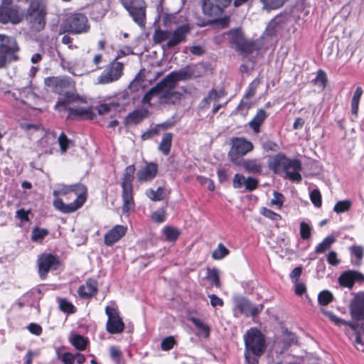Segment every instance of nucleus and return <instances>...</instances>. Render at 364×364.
<instances>
[{
	"label": "nucleus",
	"instance_id": "12",
	"mask_svg": "<svg viewBox=\"0 0 364 364\" xmlns=\"http://www.w3.org/2000/svg\"><path fill=\"white\" fill-rule=\"evenodd\" d=\"M235 312L244 314L246 316L252 317L258 315L264 309L263 304L253 305L247 298L241 296H235L233 299Z\"/></svg>",
	"mask_w": 364,
	"mask_h": 364
},
{
	"label": "nucleus",
	"instance_id": "26",
	"mask_svg": "<svg viewBox=\"0 0 364 364\" xmlns=\"http://www.w3.org/2000/svg\"><path fill=\"white\" fill-rule=\"evenodd\" d=\"M97 292V282L92 279H88L85 284L81 285L77 289L78 295L82 299H88Z\"/></svg>",
	"mask_w": 364,
	"mask_h": 364
},
{
	"label": "nucleus",
	"instance_id": "2",
	"mask_svg": "<svg viewBox=\"0 0 364 364\" xmlns=\"http://www.w3.org/2000/svg\"><path fill=\"white\" fill-rule=\"evenodd\" d=\"M268 167L274 173H278L280 168H282L285 171V178L290 181L299 183L302 180L300 174L302 164L297 159H291L284 154L279 153L269 159Z\"/></svg>",
	"mask_w": 364,
	"mask_h": 364
},
{
	"label": "nucleus",
	"instance_id": "33",
	"mask_svg": "<svg viewBox=\"0 0 364 364\" xmlns=\"http://www.w3.org/2000/svg\"><path fill=\"white\" fill-rule=\"evenodd\" d=\"M149 111L146 109H136L128 114L127 120L129 123L136 124L147 117Z\"/></svg>",
	"mask_w": 364,
	"mask_h": 364
},
{
	"label": "nucleus",
	"instance_id": "60",
	"mask_svg": "<svg viewBox=\"0 0 364 364\" xmlns=\"http://www.w3.org/2000/svg\"><path fill=\"white\" fill-rule=\"evenodd\" d=\"M208 279L216 287H220L221 284L220 282L219 272L215 268L208 269Z\"/></svg>",
	"mask_w": 364,
	"mask_h": 364
},
{
	"label": "nucleus",
	"instance_id": "19",
	"mask_svg": "<svg viewBox=\"0 0 364 364\" xmlns=\"http://www.w3.org/2000/svg\"><path fill=\"white\" fill-rule=\"evenodd\" d=\"M338 279L341 287L352 289L355 282H364V274L357 271L348 270L343 272Z\"/></svg>",
	"mask_w": 364,
	"mask_h": 364
},
{
	"label": "nucleus",
	"instance_id": "15",
	"mask_svg": "<svg viewBox=\"0 0 364 364\" xmlns=\"http://www.w3.org/2000/svg\"><path fill=\"white\" fill-rule=\"evenodd\" d=\"M39 277L41 279L47 277L50 270H55L60 264L59 259L52 254H42L37 260Z\"/></svg>",
	"mask_w": 364,
	"mask_h": 364
},
{
	"label": "nucleus",
	"instance_id": "41",
	"mask_svg": "<svg viewBox=\"0 0 364 364\" xmlns=\"http://www.w3.org/2000/svg\"><path fill=\"white\" fill-rule=\"evenodd\" d=\"M363 94V89L361 87H358L353 95L351 100V112L353 115L357 116L358 111L359 102Z\"/></svg>",
	"mask_w": 364,
	"mask_h": 364
},
{
	"label": "nucleus",
	"instance_id": "16",
	"mask_svg": "<svg viewBox=\"0 0 364 364\" xmlns=\"http://www.w3.org/2000/svg\"><path fill=\"white\" fill-rule=\"evenodd\" d=\"M105 313L108 319L106 324L107 331L111 334L120 333L123 332L124 323L119 316V311L114 307L107 306L105 308Z\"/></svg>",
	"mask_w": 364,
	"mask_h": 364
},
{
	"label": "nucleus",
	"instance_id": "6",
	"mask_svg": "<svg viewBox=\"0 0 364 364\" xmlns=\"http://www.w3.org/2000/svg\"><path fill=\"white\" fill-rule=\"evenodd\" d=\"M19 47L14 37L0 34V69L18 60Z\"/></svg>",
	"mask_w": 364,
	"mask_h": 364
},
{
	"label": "nucleus",
	"instance_id": "47",
	"mask_svg": "<svg viewBox=\"0 0 364 364\" xmlns=\"http://www.w3.org/2000/svg\"><path fill=\"white\" fill-rule=\"evenodd\" d=\"M289 0H260L262 8L267 10L277 9L282 6Z\"/></svg>",
	"mask_w": 364,
	"mask_h": 364
},
{
	"label": "nucleus",
	"instance_id": "54",
	"mask_svg": "<svg viewBox=\"0 0 364 364\" xmlns=\"http://www.w3.org/2000/svg\"><path fill=\"white\" fill-rule=\"evenodd\" d=\"M230 251L225 246L220 243L218 247L212 253V257L215 259H222L229 254Z\"/></svg>",
	"mask_w": 364,
	"mask_h": 364
},
{
	"label": "nucleus",
	"instance_id": "34",
	"mask_svg": "<svg viewBox=\"0 0 364 364\" xmlns=\"http://www.w3.org/2000/svg\"><path fill=\"white\" fill-rule=\"evenodd\" d=\"M164 85L165 84L161 80L155 86L151 87L148 92L145 93L142 99V102L144 104H150V102L154 96H158L160 98L161 89Z\"/></svg>",
	"mask_w": 364,
	"mask_h": 364
},
{
	"label": "nucleus",
	"instance_id": "46",
	"mask_svg": "<svg viewBox=\"0 0 364 364\" xmlns=\"http://www.w3.org/2000/svg\"><path fill=\"white\" fill-rule=\"evenodd\" d=\"M289 0H260L262 8L267 10L277 9L282 6Z\"/></svg>",
	"mask_w": 364,
	"mask_h": 364
},
{
	"label": "nucleus",
	"instance_id": "30",
	"mask_svg": "<svg viewBox=\"0 0 364 364\" xmlns=\"http://www.w3.org/2000/svg\"><path fill=\"white\" fill-rule=\"evenodd\" d=\"M132 192L133 188H122V196L123 200V213H127L134 208Z\"/></svg>",
	"mask_w": 364,
	"mask_h": 364
},
{
	"label": "nucleus",
	"instance_id": "7",
	"mask_svg": "<svg viewBox=\"0 0 364 364\" xmlns=\"http://www.w3.org/2000/svg\"><path fill=\"white\" fill-rule=\"evenodd\" d=\"M24 21V11L13 0H1L0 5V23H21Z\"/></svg>",
	"mask_w": 364,
	"mask_h": 364
},
{
	"label": "nucleus",
	"instance_id": "59",
	"mask_svg": "<svg viewBox=\"0 0 364 364\" xmlns=\"http://www.w3.org/2000/svg\"><path fill=\"white\" fill-rule=\"evenodd\" d=\"M60 309L65 313L73 314L76 311V308L69 302L66 299H61L59 301Z\"/></svg>",
	"mask_w": 364,
	"mask_h": 364
},
{
	"label": "nucleus",
	"instance_id": "50",
	"mask_svg": "<svg viewBox=\"0 0 364 364\" xmlns=\"http://www.w3.org/2000/svg\"><path fill=\"white\" fill-rule=\"evenodd\" d=\"M87 18L82 13H70L67 14L65 23H87Z\"/></svg>",
	"mask_w": 364,
	"mask_h": 364
},
{
	"label": "nucleus",
	"instance_id": "4",
	"mask_svg": "<svg viewBox=\"0 0 364 364\" xmlns=\"http://www.w3.org/2000/svg\"><path fill=\"white\" fill-rule=\"evenodd\" d=\"M245 350V358L249 364H257L265 350L266 344L264 335L257 328H252L244 336Z\"/></svg>",
	"mask_w": 364,
	"mask_h": 364
},
{
	"label": "nucleus",
	"instance_id": "1",
	"mask_svg": "<svg viewBox=\"0 0 364 364\" xmlns=\"http://www.w3.org/2000/svg\"><path fill=\"white\" fill-rule=\"evenodd\" d=\"M44 83L52 92L59 95H64V97H61L57 101L55 104L56 109L59 107H66L70 102L80 99L78 95H75L71 92V90L74 88L75 84L70 77H48L45 78Z\"/></svg>",
	"mask_w": 364,
	"mask_h": 364
},
{
	"label": "nucleus",
	"instance_id": "22",
	"mask_svg": "<svg viewBox=\"0 0 364 364\" xmlns=\"http://www.w3.org/2000/svg\"><path fill=\"white\" fill-rule=\"evenodd\" d=\"M54 208L63 213H71L80 208L84 203L75 200L69 204H65L61 198H55L53 202Z\"/></svg>",
	"mask_w": 364,
	"mask_h": 364
},
{
	"label": "nucleus",
	"instance_id": "56",
	"mask_svg": "<svg viewBox=\"0 0 364 364\" xmlns=\"http://www.w3.org/2000/svg\"><path fill=\"white\" fill-rule=\"evenodd\" d=\"M58 143L60 145V151L65 153L70 145H73L72 140L69 139L64 132H61L58 137Z\"/></svg>",
	"mask_w": 364,
	"mask_h": 364
},
{
	"label": "nucleus",
	"instance_id": "52",
	"mask_svg": "<svg viewBox=\"0 0 364 364\" xmlns=\"http://www.w3.org/2000/svg\"><path fill=\"white\" fill-rule=\"evenodd\" d=\"M163 232L166 239L170 242L176 240L180 235V231L177 228L170 226L166 227Z\"/></svg>",
	"mask_w": 364,
	"mask_h": 364
},
{
	"label": "nucleus",
	"instance_id": "58",
	"mask_svg": "<svg viewBox=\"0 0 364 364\" xmlns=\"http://www.w3.org/2000/svg\"><path fill=\"white\" fill-rule=\"evenodd\" d=\"M56 355L58 359H60L64 364H73L75 361V355L69 352L60 354V350H56Z\"/></svg>",
	"mask_w": 364,
	"mask_h": 364
},
{
	"label": "nucleus",
	"instance_id": "9",
	"mask_svg": "<svg viewBox=\"0 0 364 364\" xmlns=\"http://www.w3.org/2000/svg\"><path fill=\"white\" fill-rule=\"evenodd\" d=\"M232 146L228 152V158L233 164H238L242 157L252 151L254 146L251 141L243 137H234L231 139Z\"/></svg>",
	"mask_w": 364,
	"mask_h": 364
},
{
	"label": "nucleus",
	"instance_id": "3",
	"mask_svg": "<svg viewBox=\"0 0 364 364\" xmlns=\"http://www.w3.org/2000/svg\"><path fill=\"white\" fill-rule=\"evenodd\" d=\"M226 35L231 47L245 56L261 50L264 46L262 38L256 40L246 38L241 27L230 29Z\"/></svg>",
	"mask_w": 364,
	"mask_h": 364
},
{
	"label": "nucleus",
	"instance_id": "29",
	"mask_svg": "<svg viewBox=\"0 0 364 364\" xmlns=\"http://www.w3.org/2000/svg\"><path fill=\"white\" fill-rule=\"evenodd\" d=\"M267 117V112L263 109H259L254 118L249 122L250 127L255 134H258L260 131V127Z\"/></svg>",
	"mask_w": 364,
	"mask_h": 364
},
{
	"label": "nucleus",
	"instance_id": "39",
	"mask_svg": "<svg viewBox=\"0 0 364 364\" xmlns=\"http://www.w3.org/2000/svg\"><path fill=\"white\" fill-rule=\"evenodd\" d=\"M336 242V238L333 235L327 236L321 243L316 247L315 252L317 254H322L330 249L332 244Z\"/></svg>",
	"mask_w": 364,
	"mask_h": 364
},
{
	"label": "nucleus",
	"instance_id": "57",
	"mask_svg": "<svg viewBox=\"0 0 364 364\" xmlns=\"http://www.w3.org/2000/svg\"><path fill=\"white\" fill-rule=\"evenodd\" d=\"M260 82L261 80L259 78H255L254 80H252L249 85L248 89L245 94L244 98L249 99L254 97L256 94L257 87L259 86Z\"/></svg>",
	"mask_w": 364,
	"mask_h": 364
},
{
	"label": "nucleus",
	"instance_id": "10",
	"mask_svg": "<svg viewBox=\"0 0 364 364\" xmlns=\"http://www.w3.org/2000/svg\"><path fill=\"white\" fill-rule=\"evenodd\" d=\"M135 23H145L146 4L144 0H119Z\"/></svg>",
	"mask_w": 364,
	"mask_h": 364
},
{
	"label": "nucleus",
	"instance_id": "18",
	"mask_svg": "<svg viewBox=\"0 0 364 364\" xmlns=\"http://www.w3.org/2000/svg\"><path fill=\"white\" fill-rule=\"evenodd\" d=\"M193 73L194 71L191 69V66L187 65L177 71L170 73L162 80L165 86L168 88H175L178 81L188 80L192 77Z\"/></svg>",
	"mask_w": 364,
	"mask_h": 364
},
{
	"label": "nucleus",
	"instance_id": "13",
	"mask_svg": "<svg viewBox=\"0 0 364 364\" xmlns=\"http://www.w3.org/2000/svg\"><path fill=\"white\" fill-rule=\"evenodd\" d=\"M124 67L122 63L112 60L98 77V83L104 85L118 80L123 74Z\"/></svg>",
	"mask_w": 364,
	"mask_h": 364
},
{
	"label": "nucleus",
	"instance_id": "63",
	"mask_svg": "<svg viewBox=\"0 0 364 364\" xmlns=\"http://www.w3.org/2000/svg\"><path fill=\"white\" fill-rule=\"evenodd\" d=\"M352 255H355L358 261L355 262V264L360 265V260L362 259L364 254V250L361 246H352L350 247Z\"/></svg>",
	"mask_w": 364,
	"mask_h": 364
},
{
	"label": "nucleus",
	"instance_id": "45",
	"mask_svg": "<svg viewBox=\"0 0 364 364\" xmlns=\"http://www.w3.org/2000/svg\"><path fill=\"white\" fill-rule=\"evenodd\" d=\"M289 0H260L262 8L267 10L277 9L282 6Z\"/></svg>",
	"mask_w": 364,
	"mask_h": 364
},
{
	"label": "nucleus",
	"instance_id": "51",
	"mask_svg": "<svg viewBox=\"0 0 364 364\" xmlns=\"http://www.w3.org/2000/svg\"><path fill=\"white\" fill-rule=\"evenodd\" d=\"M144 69L140 70V71L137 73L135 77L132 80V81L129 85V88L135 92L139 90V87L140 86V83L144 82L145 75L144 74Z\"/></svg>",
	"mask_w": 364,
	"mask_h": 364
},
{
	"label": "nucleus",
	"instance_id": "42",
	"mask_svg": "<svg viewBox=\"0 0 364 364\" xmlns=\"http://www.w3.org/2000/svg\"><path fill=\"white\" fill-rule=\"evenodd\" d=\"M120 107V104L118 102H111L109 103L101 104L97 108V112L100 115L109 113L111 111H117Z\"/></svg>",
	"mask_w": 364,
	"mask_h": 364
},
{
	"label": "nucleus",
	"instance_id": "27",
	"mask_svg": "<svg viewBox=\"0 0 364 364\" xmlns=\"http://www.w3.org/2000/svg\"><path fill=\"white\" fill-rule=\"evenodd\" d=\"M68 117H82L87 119H92L95 117L92 107L68 108Z\"/></svg>",
	"mask_w": 364,
	"mask_h": 364
},
{
	"label": "nucleus",
	"instance_id": "8",
	"mask_svg": "<svg viewBox=\"0 0 364 364\" xmlns=\"http://www.w3.org/2000/svg\"><path fill=\"white\" fill-rule=\"evenodd\" d=\"M353 298L350 304V314L356 325V329L364 332V291L353 293Z\"/></svg>",
	"mask_w": 364,
	"mask_h": 364
},
{
	"label": "nucleus",
	"instance_id": "36",
	"mask_svg": "<svg viewBox=\"0 0 364 364\" xmlns=\"http://www.w3.org/2000/svg\"><path fill=\"white\" fill-rule=\"evenodd\" d=\"M322 312L327 316L328 318L333 322L337 326L346 325L349 326L352 330H356V325L352 321H346L337 316H336L332 311L322 310Z\"/></svg>",
	"mask_w": 364,
	"mask_h": 364
},
{
	"label": "nucleus",
	"instance_id": "25",
	"mask_svg": "<svg viewBox=\"0 0 364 364\" xmlns=\"http://www.w3.org/2000/svg\"><path fill=\"white\" fill-rule=\"evenodd\" d=\"M175 88H168L163 86L160 94V100L166 104L175 105L178 102L182 97V94L179 92L174 91Z\"/></svg>",
	"mask_w": 364,
	"mask_h": 364
},
{
	"label": "nucleus",
	"instance_id": "11",
	"mask_svg": "<svg viewBox=\"0 0 364 364\" xmlns=\"http://www.w3.org/2000/svg\"><path fill=\"white\" fill-rule=\"evenodd\" d=\"M46 14V5L41 0H31L27 11H24V21L45 23Z\"/></svg>",
	"mask_w": 364,
	"mask_h": 364
},
{
	"label": "nucleus",
	"instance_id": "43",
	"mask_svg": "<svg viewBox=\"0 0 364 364\" xmlns=\"http://www.w3.org/2000/svg\"><path fill=\"white\" fill-rule=\"evenodd\" d=\"M146 196L153 201H160L164 198V188L159 187L156 191L149 188L146 191Z\"/></svg>",
	"mask_w": 364,
	"mask_h": 364
},
{
	"label": "nucleus",
	"instance_id": "28",
	"mask_svg": "<svg viewBox=\"0 0 364 364\" xmlns=\"http://www.w3.org/2000/svg\"><path fill=\"white\" fill-rule=\"evenodd\" d=\"M90 30V24H62L60 33L80 34Z\"/></svg>",
	"mask_w": 364,
	"mask_h": 364
},
{
	"label": "nucleus",
	"instance_id": "23",
	"mask_svg": "<svg viewBox=\"0 0 364 364\" xmlns=\"http://www.w3.org/2000/svg\"><path fill=\"white\" fill-rule=\"evenodd\" d=\"M127 232V228L117 225L105 235V243L107 246H112L119 241Z\"/></svg>",
	"mask_w": 364,
	"mask_h": 364
},
{
	"label": "nucleus",
	"instance_id": "38",
	"mask_svg": "<svg viewBox=\"0 0 364 364\" xmlns=\"http://www.w3.org/2000/svg\"><path fill=\"white\" fill-rule=\"evenodd\" d=\"M71 344L78 350H84L88 344V341L83 336L74 334L70 338Z\"/></svg>",
	"mask_w": 364,
	"mask_h": 364
},
{
	"label": "nucleus",
	"instance_id": "14",
	"mask_svg": "<svg viewBox=\"0 0 364 364\" xmlns=\"http://www.w3.org/2000/svg\"><path fill=\"white\" fill-rule=\"evenodd\" d=\"M309 14V11L300 9L298 7L289 8L285 9L280 14L276 16L270 23H287V22H297L300 20L304 23L308 21L305 18Z\"/></svg>",
	"mask_w": 364,
	"mask_h": 364
},
{
	"label": "nucleus",
	"instance_id": "32",
	"mask_svg": "<svg viewBox=\"0 0 364 364\" xmlns=\"http://www.w3.org/2000/svg\"><path fill=\"white\" fill-rule=\"evenodd\" d=\"M163 23H179L177 14H168L164 12L162 9L159 11V7H157V16L154 23H159L160 21ZM182 21H181L180 23Z\"/></svg>",
	"mask_w": 364,
	"mask_h": 364
},
{
	"label": "nucleus",
	"instance_id": "40",
	"mask_svg": "<svg viewBox=\"0 0 364 364\" xmlns=\"http://www.w3.org/2000/svg\"><path fill=\"white\" fill-rule=\"evenodd\" d=\"M220 95L218 93L215 89L213 88L208 92V94L200 102V107L201 109H206L209 107L212 100H218Z\"/></svg>",
	"mask_w": 364,
	"mask_h": 364
},
{
	"label": "nucleus",
	"instance_id": "5",
	"mask_svg": "<svg viewBox=\"0 0 364 364\" xmlns=\"http://www.w3.org/2000/svg\"><path fill=\"white\" fill-rule=\"evenodd\" d=\"M191 29L189 24H181L173 31L161 30L159 26H157L153 35V41L155 43H161L168 40L162 48L164 50H171L178 44L186 41L187 36Z\"/></svg>",
	"mask_w": 364,
	"mask_h": 364
},
{
	"label": "nucleus",
	"instance_id": "35",
	"mask_svg": "<svg viewBox=\"0 0 364 364\" xmlns=\"http://www.w3.org/2000/svg\"><path fill=\"white\" fill-rule=\"evenodd\" d=\"M71 193H74L76 196V200L85 203L87 199V187L82 183H75L70 185Z\"/></svg>",
	"mask_w": 364,
	"mask_h": 364
},
{
	"label": "nucleus",
	"instance_id": "24",
	"mask_svg": "<svg viewBox=\"0 0 364 364\" xmlns=\"http://www.w3.org/2000/svg\"><path fill=\"white\" fill-rule=\"evenodd\" d=\"M157 172V164L150 162L137 171L136 176L139 181H149L156 176Z\"/></svg>",
	"mask_w": 364,
	"mask_h": 364
},
{
	"label": "nucleus",
	"instance_id": "53",
	"mask_svg": "<svg viewBox=\"0 0 364 364\" xmlns=\"http://www.w3.org/2000/svg\"><path fill=\"white\" fill-rule=\"evenodd\" d=\"M333 299V296L331 292L328 290L321 291L318 295V304L321 306H327Z\"/></svg>",
	"mask_w": 364,
	"mask_h": 364
},
{
	"label": "nucleus",
	"instance_id": "61",
	"mask_svg": "<svg viewBox=\"0 0 364 364\" xmlns=\"http://www.w3.org/2000/svg\"><path fill=\"white\" fill-rule=\"evenodd\" d=\"M300 235L303 240H308L311 235V228L304 221L300 223Z\"/></svg>",
	"mask_w": 364,
	"mask_h": 364
},
{
	"label": "nucleus",
	"instance_id": "21",
	"mask_svg": "<svg viewBox=\"0 0 364 364\" xmlns=\"http://www.w3.org/2000/svg\"><path fill=\"white\" fill-rule=\"evenodd\" d=\"M234 165L242 167L248 173L261 174L262 172V164L259 159H243L238 164H235Z\"/></svg>",
	"mask_w": 364,
	"mask_h": 364
},
{
	"label": "nucleus",
	"instance_id": "48",
	"mask_svg": "<svg viewBox=\"0 0 364 364\" xmlns=\"http://www.w3.org/2000/svg\"><path fill=\"white\" fill-rule=\"evenodd\" d=\"M289 0H260L262 8L267 10L277 9L282 6Z\"/></svg>",
	"mask_w": 364,
	"mask_h": 364
},
{
	"label": "nucleus",
	"instance_id": "62",
	"mask_svg": "<svg viewBox=\"0 0 364 364\" xmlns=\"http://www.w3.org/2000/svg\"><path fill=\"white\" fill-rule=\"evenodd\" d=\"M310 199L312 203L317 208H320L322 204L321 195L318 189H314L310 193Z\"/></svg>",
	"mask_w": 364,
	"mask_h": 364
},
{
	"label": "nucleus",
	"instance_id": "49",
	"mask_svg": "<svg viewBox=\"0 0 364 364\" xmlns=\"http://www.w3.org/2000/svg\"><path fill=\"white\" fill-rule=\"evenodd\" d=\"M48 234L49 232L47 229L35 227L32 230L31 240L33 242H40L43 240Z\"/></svg>",
	"mask_w": 364,
	"mask_h": 364
},
{
	"label": "nucleus",
	"instance_id": "64",
	"mask_svg": "<svg viewBox=\"0 0 364 364\" xmlns=\"http://www.w3.org/2000/svg\"><path fill=\"white\" fill-rule=\"evenodd\" d=\"M175 340L172 336H168L164 338L161 343V349L164 350H169L173 348L175 344Z\"/></svg>",
	"mask_w": 364,
	"mask_h": 364
},
{
	"label": "nucleus",
	"instance_id": "55",
	"mask_svg": "<svg viewBox=\"0 0 364 364\" xmlns=\"http://www.w3.org/2000/svg\"><path fill=\"white\" fill-rule=\"evenodd\" d=\"M352 203L349 200H340L336 203L333 208L334 212L336 213H342L350 210Z\"/></svg>",
	"mask_w": 364,
	"mask_h": 364
},
{
	"label": "nucleus",
	"instance_id": "17",
	"mask_svg": "<svg viewBox=\"0 0 364 364\" xmlns=\"http://www.w3.org/2000/svg\"><path fill=\"white\" fill-rule=\"evenodd\" d=\"M202 10L205 15L218 17L222 14L225 7L230 5L231 0H201Z\"/></svg>",
	"mask_w": 364,
	"mask_h": 364
},
{
	"label": "nucleus",
	"instance_id": "20",
	"mask_svg": "<svg viewBox=\"0 0 364 364\" xmlns=\"http://www.w3.org/2000/svg\"><path fill=\"white\" fill-rule=\"evenodd\" d=\"M259 181L252 177L245 178L241 173H235L232 179V186L235 188L239 189L245 186L247 191H252L257 188Z\"/></svg>",
	"mask_w": 364,
	"mask_h": 364
},
{
	"label": "nucleus",
	"instance_id": "31",
	"mask_svg": "<svg viewBox=\"0 0 364 364\" xmlns=\"http://www.w3.org/2000/svg\"><path fill=\"white\" fill-rule=\"evenodd\" d=\"M135 170L134 165H129L126 167L121 183L122 188H133L132 182Z\"/></svg>",
	"mask_w": 364,
	"mask_h": 364
},
{
	"label": "nucleus",
	"instance_id": "44",
	"mask_svg": "<svg viewBox=\"0 0 364 364\" xmlns=\"http://www.w3.org/2000/svg\"><path fill=\"white\" fill-rule=\"evenodd\" d=\"M191 321L198 330V334L208 338L210 335V328L207 324L202 322L199 318L193 317Z\"/></svg>",
	"mask_w": 364,
	"mask_h": 364
},
{
	"label": "nucleus",
	"instance_id": "37",
	"mask_svg": "<svg viewBox=\"0 0 364 364\" xmlns=\"http://www.w3.org/2000/svg\"><path fill=\"white\" fill-rule=\"evenodd\" d=\"M173 134L171 133H165L162 137L161 141L159 146V150L161 151L165 156L170 153L172 144Z\"/></svg>",
	"mask_w": 364,
	"mask_h": 364
}]
</instances>
